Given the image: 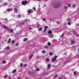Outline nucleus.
<instances>
[{
  "label": "nucleus",
  "instance_id": "6",
  "mask_svg": "<svg viewBox=\"0 0 79 79\" xmlns=\"http://www.w3.org/2000/svg\"><path fill=\"white\" fill-rule=\"evenodd\" d=\"M32 56H33V54H32L31 55H30L29 57V60H31L32 58Z\"/></svg>",
  "mask_w": 79,
  "mask_h": 79
},
{
  "label": "nucleus",
  "instance_id": "35",
  "mask_svg": "<svg viewBox=\"0 0 79 79\" xmlns=\"http://www.w3.org/2000/svg\"><path fill=\"white\" fill-rule=\"evenodd\" d=\"M20 66H21V67H23V64L21 63L20 64Z\"/></svg>",
  "mask_w": 79,
  "mask_h": 79
},
{
  "label": "nucleus",
  "instance_id": "50",
  "mask_svg": "<svg viewBox=\"0 0 79 79\" xmlns=\"http://www.w3.org/2000/svg\"><path fill=\"white\" fill-rule=\"evenodd\" d=\"M69 7H71V4H69Z\"/></svg>",
  "mask_w": 79,
  "mask_h": 79
},
{
  "label": "nucleus",
  "instance_id": "58",
  "mask_svg": "<svg viewBox=\"0 0 79 79\" xmlns=\"http://www.w3.org/2000/svg\"><path fill=\"white\" fill-rule=\"evenodd\" d=\"M2 24V23L0 22V24Z\"/></svg>",
  "mask_w": 79,
  "mask_h": 79
},
{
  "label": "nucleus",
  "instance_id": "21",
  "mask_svg": "<svg viewBox=\"0 0 79 79\" xmlns=\"http://www.w3.org/2000/svg\"><path fill=\"white\" fill-rule=\"evenodd\" d=\"M42 53H46V51L45 50H44L42 51Z\"/></svg>",
  "mask_w": 79,
  "mask_h": 79
},
{
  "label": "nucleus",
  "instance_id": "44",
  "mask_svg": "<svg viewBox=\"0 0 79 79\" xmlns=\"http://www.w3.org/2000/svg\"><path fill=\"white\" fill-rule=\"evenodd\" d=\"M68 25H69V26H70V25H71V23L69 22L68 23Z\"/></svg>",
  "mask_w": 79,
  "mask_h": 79
},
{
  "label": "nucleus",
  "instance_id": "16",
  "mask_svg": "<svg viewBox=\"0 0 79 79\" xmlns=\"http://www.w3.org/2000/svg\"><path fill=\"white\" fill-rule=\"evenodd\" d=\"M27 11L28 13H30L31 12V10H28Z\"/></svg>",
  "mask_w": 79,
  "mask_h": 79
},
{
  "label": "nucleus",
  "instance_id": "31",
  "mask_svg": "<svg viewBox=\"0 0 79 79\" xmlns=\"http://www.w3.org/2000/svg\"><path fill=\"white\" fill-rule=\"evenodd\" d=\"M2 63L5 64V63H6V61H5V60H4L2 61Z\"/></svg>",
  "mask_w": 79,
  "mask_h": 79
},
{
  "label": "nucleus",
  "instance_id": "10",
  "mask_svg": "<svg viewBox=\"0 0 79 79\" xmlns=\"http://www.w3.org/2000/svg\"><path fill=\"white\" fill-rule=\"evenodd\" d=\"M48 36L50 38H53V35H49Z\"/></svg>",
  "mask_w": 79,
  "mask_h": 79
},
{
  "label": "nucleus",
  "instance_id": "59",
  "mask_svg": "<svg viewBox=\"0 0 79 79\" xmlns=\"http://www.w3.org/2000/svg\"><path fill=\"white\" fill-rule=\"evenodd\" d=\"M1 39V37L0 36V40Z\"/></svg>",
  "mask_w": 79,
  "mask_h": 79
},
{
  "label": "nucleus",
  "instance_id": "61",
  "mask_svg": "<svg viewBox=\"0 0 79 79\" xmlns=\"http://www.w3.org/2000/svg\"><path fill=\"white\" fill-rule=\"evenodd\" d=\"M78 26H79V23L78 24Z\"/></svg>",
  "mask_w": 79,
  "mask_h": 79
},
{
  "label": "nucleus",
  "instance_id": "8",
  "mask_svg": "<svg viewBox=\"0 0 79 79\" xmlns=\"http://www.w3.org/2000/svg\"><path fill=\"white\" fill-rule=\"evenodd\" d=\"M14 10L15 11V13H18V10L17 9V8H15Z\"/></svg>",
  "mask_w": 79,
  "mask_h": 79
},
{
  "label": "nucleus",
  "instance_id": "4",
  "mask_svg": "<svg viewBox=\"0 0 79 79\" xmlns=\"http://www.w3.org/2000/svg\"><path fill=\"white\" fill-rule=\"evenodd\" d=\"M28 74H30V75L31 76H33V75H34L32 72L31 71H29L28 72Z\"/></svg>",
  "mask_w": 79,
  "mask_h": 79
},
{
  "label": "nucleus",
  "instance_id": "3",
  "mask_svg": "<svg viewBox=\"0 0 79 79\" xmlns=\"http://www.w3.org/2000/svg\"><path fill=\"white\" fill-rule=\"evenodd\" d=\"M22 4L23 5H26V4H27V2L26 1H24L22 2Z\"/></svg>",
  "mask_w": 79,
  "mask_h": 79
},
{
  "label": "nucleus",
  "instance_id": "19",
  "mask_svg": "<svg viewBox=\"0 0 79 79\" xmlns=\"http://www.w3.org/2000/svg\"><path fill=\"white\" fill-rule=\"evenodd\" d=\"M51 67V65L50 64H49L48 66V69H50Z\"/></svg>",
  "mask_w": 79,
  "mask_h": 79
},
{
  "label": "nucleus",
  "instance_id": "5",
  "mask_svg": "<svg viewBox=\"0 0 79 79\" xmlns=\"http://www.w3.org/2000/svg\"><path fill=\"white\" fill-rule=\"evenodd\" d=\"M7 30H8V31H9L11 33H12L13 32V30L11 28L7 29Z\"/></svg>",
  "mask_w": 79,
  "mask_h": 79
},
{
  "label": "nucleus",
  "instance_id": "42",
  "mask_svg": "<svg viewBox=\"0 0 79 79\" xmlns=\"http://www.w3.org/2000/svg\"><path fill=\"white\" fill-rule=\"evenodd\" d=\"M75 48H76V47L74 46V47H73V49H75Z\"/></svg>",
  "mask_w": 79,
  "mask_h": 79
},
{
  "label": "nucleus",
  "instance_id": "48",
  "mask_svg": "<svg viewBox=\"0 0 79 79\" xmlns=\"http://www.w3.org/2000/svg\"><path fill=\"white\" fill-rule=\"evenodd\" d=\"M17 79H21V77H17Z\"/></svg>",
  "mask_w": 79,
  "mask_h": 79
},
{
  "label": "nucleus",
  "instance_id": "55",
  "mask_svg": "<svg viewBox=\"0 0 79 79\" xmlns=\"http://www.w3.org/2000/svg\"><path fill=\"white\" fill-rule=\"evenodd\" d=\"M8 78H9V79H11V77H9Z\"/></svg>",
  "mask_w": 79,
  "mask_h": 79
},
{
  "label": "nucleus",
  "instance_id": "12",
  "mask_svg": "<svg viewBox=\"0 0 79 79\" xmlns=\"http://www.w3.org/2000/svg\"><path fill=\"white\" fill-rule=\"evenodd\" d=\"M73 34L74 35H76V36H77V33L74 32L73 31Z\"/></svg>",
  "mask_w": 79,
  "mask_h": 79
},
{
  "label": "nucleus",
  "instance_id": "13",
  "mask_svg": "<svg viewBox=\"0 0 79 79\" xmlns=\"http://www.w3.org/2000/svg\"><path fill=\"white\" fill-rule=\"evenodd\" d=\"M46 60L47 62H49L50 61V59L48 58H46Z\"/></svg>",
  "mask_w": 79,
  "mask_h": 79
},
{
  "label": "nucleus",
  "instance_id": "49",
  "mask_svg": "<svg viewBox=\"0 0 79 79\" xmlns=\"http://www.w3.org/2000/svg\"><path fill=\"white\" fill-rule=\"evenodd\" d=\"M34 11H35V7H34Z\"/></svg>",
  "mask_w": 79,
  "mask_h": 79
},
{
  "label": "nucleus",
  "instance_id": "57",
  "mask_svg": "<svg viewBox=\"0 0 79 79\" xmlns=\"http://www.w3.org/2000/svg\"><path fill=\"white\" fill-rule=\"evenodd\" d=\"M62 37H63V34L62 35Z\"/></svg>",
  "mask_w": 79,
  "mask_h": 79
},
{
  "label": "nucleus",
  "instance_id": "53",
  "mask_svg": "<svg viewBox=\"0 0 79 79\" xmlns=\"http://www.w3.org/2000/svg\"><path fill=\"white\" fill-rule=\"evenodd\" d=\"M61 77H59V79H61Z\"/></svg>",
  "mask_w": 79,
  "mask_h": 79
},
{
  "label": "nucleus",
  "instance_id": "18",
  "mask_svg": "<svg viewBox=\"0 0 79 79\" xmlns=\"http://www.w3.org/2000/svg\"><path fill=\"white\" fill-rule=\"evenodd\" d=\"M16 70L15 69L14 70L12 71V73H16Z\"/></svg>",
  "mask_w": 79,
  "mask_h": 79
},
{
  "label": "nucleus",
  "instance_id": "29",
  "mask_svg": "<svg viewBox=\"0 0 79 79\" xmlns=\"http://www.w3.org/2000/svg\"><path fill=\"white\" fill-rule=\"evenodd\" d=\"M8 5V3H7V2H6V3H5L4 4V6H6V5Z\"/></svg>",
  "mask_w": 79,
  "mask_h": 79
},
{
  "label": "nucleus",
  "instance_id": "52",
  "mask_svg": "<svg viewBox=\"0 0 79 79\" xmlns=\"http://www.w3.org/2000/svg\"><path fill=\"white\" fill-rule=\"evenodd\" d=\"M45 20H46V19H43V21H45Z\"/></svg>",
  "mask_w": 79,
  "mask_h": 79
},
{
  "label": "nucleus",
  "instance_id": "54",
  "mask_svg": "<svg viewBox=\"0 0 79 79\" xmlns=\"http://www.w3.org/2000/svg\"><path fill=\"white\" fill-rule=\"evenodd\" d=\"M37 28H39V25H37Z\"/></svg>",
  "mask_w": 79,
  "mask_h": 79
},
{
  "label": "nucleus",
  "instance_id": "30",
  "mask_svg": "<svg viewBox=\"0 0 79 79\" xmlns=\"http://www.w3.org/2000/svg\"><path fill=\"white\" fill-rule=\"evenodd\" d=\"M10 42H11V39H9V40L8 41V43H10Z\"/></svg>",
  "mask_w": 79,
  "mask_h": 79
},
{
  "label": "nucleus",
  "instance_id": "34",
  "mask_svg": "<svg viewBox=\"0 0 79 79\" xmlns=\"http://www.w3.org/2000/svg\"><path fill=\"white\" fill-rule=\"evenodd\" d=\"M40 70V69L39 68H37L36 69V71H39Z\"/></svg>",
  "mask_w": 79,
  "mask_h": 79
},
{
  "label": "nucleus",
  "instance_id": "2",
  "mask_svg": "<svg viewBox=\"0 0 79 79\" xmlns=\"http://www.w3.org/2000/svg\"><path fill=\"white\" fill-rule=\"evenodd\" d=\"M56 58H57V56H55L52 59V61H56Z\"/></svg>",
  "mask_w": 79,
  "mask_h": 79
},
{
  "label": "nucleus",
  "instance_id": "40",
  "mask_svg": "<svg viewBox=\"0 0 79 79\" xmlns=\"http://www.w3.org/2000/svg\"><path fill=\"white\" fill-rule=\"evenodd\" d=\"M56 77H57V75H55L54 76V78H56Z\"/></svg>",
  "mask_w": 79,
  "mask_h": 79
},
{
  "label": "nucleus",
  "instance_id": "64",
  "mask_svg": "<svg viewBox=\"0 0 79 79\" xmlns=\"http://www.w3.org/2000/svg\"><path fill=\"white\" fill-rule=\"evenodd\" d=\"M60 37H61V36H60Z\"/></svg>",
  "mask_w": 79,
  "mask_h": 79
},
{
  "label": "nucleus",
  "instance_id": "7",
  "mask_svg": "<svg viewBox=\"0 0 79 79\" xmlns=\"http://www.w3.org/2000/svg\"><path fill=\"white\" fill-rule=\"evenodd\" d=\"M48 28V26H45L44 27V32H45L46 31V29H47Z\"/></svg>",
  "mask_w": 79,
  "mask_h": 79
},
{
  "label": "nucleus",
  "instance_id": "63",
  "mask_svg": "<svg viewBox=\"0 0 79 79\" xmlns=\"http://www.w3.org/2000/svg\"><path fill=\"white\" fill-rule=\"evenodd\" d=\"M44 6H45V5H44Z\"/></svg>",
  "mask_w": 79,
  "mask_h": 79
},
{
  "label": "nucleus",
  "instance_id": "60",
  "mask_svg": "<svg viewBox=\"0 0 79 79\" xmlns=\"http://www.w3.org/2000/svg\"><path fill=\"white\" fill-rule=\"evenodd\" d=\"M25 79H28L27 78H26Z\"/></svg>",
  "mask_w": 79,
  "mask_h": 79
},
{
  "label": "nucleus",
  "instance_id": "39",
  "mask_svg": "<svg viewBox=\"0 0 79 79\" xmlns=\"http://www.w3.org/2000/svg\"><path fill=\"white\" fill-rule=\"evenodd\" d=\"M6 76H7V75H6L4 76V78H6Z\"/></svg>",
  "mask_w": 79,
  "mask_h": 79
},
{
  "label": "nucleus",
  "instance_id": "33",
  "mask_svg": "<svg viewBox=\"0 0 79 79\" xmlns=\"http://www.w3.org/2000/svg\"><path fill=\"white\" fill-rule=\"evenodd\" d=\"M21 17V15H18L17 18H20Z\"/></svg>",
  "mask_w": 79,
  "mask_h": 79
},
{
  "label": "nucleus",
  "instance_id": "26",
  "mask_svg": "<svg viewBox=\"0 0 79 79\" xmlns=\"http://www.w3.org/2000/svg\"><path fill=\"white\" fill-rule=\"evenodd\" d=\"M23 41L24 42H26L27 41V38H25L23 39Z\"/></svg>",
  "mask_w": 79,
  "mask_h": 79
},
{
  "label": "nucleus",
  "instance_id": "17",
  "mask_svg": "<svg viewBox=\"0 0 79 79\" xmlns=\"http://www.w3.org/2000/svg\"><path fill=\"white\" fill-rule=\"evenodd\" d=\"M12 10H13V9H8L7 10V11L8 12H9L10 11H12Z\"/></svg>",
  "mask_w": 79,
  "mask_h": 79
},
{
  "label": "nucleus",
  "instance_id": "62",
  "mask_svg": "<svg viewBox=\"0 0 79 79\" xmlns=\"http://www.w3.org/2000/svg\"><path fill=\"white\" fill-rule=\"evenodd\" d=\"M17 34H18V33H17Z\"/></svg>",
  "mask_w": 79,
  "mask_h": 79
},
{
  "label": "nucleus",
  "instance_id": "1",
  "mask_svg": "<svg viewBox=\"0 0 79 79\" xmlns=\"http://www.w3.org/2000/svg\"><path fill=\"white\" fill-rule=\"evenodd\" d=\"M54 8H58V7H60L61 6V4L60 3H58L57 4H54L53 5Z\"/></svg>",
  "mask_w": 79,
  "mask_h": 79
},
{
  "label": "nucleus",
  "instance_id": "37",
  "mask_svg": "<svg viewBox=\"0 0 79 79\" xmlns=\"http://www.w3.org/2000/svg\"><path fill=\"white\" fill-rule=\"evenodd\" d=\"M24 24V23H22L21 24V26H23Z\"/></svg>",
  "mask_w": 79,
  "mask_h": 79
},
{
  "label": "nucleus",
  "instance_id": "20",
  "mask_svg": "<svg viewBox=\"0 0 79 79\" xmlns=\"http://www.w3.org/2000/svg\"><path fill=\"white\" fill-rule=\"evenodd\" d=\"M9 46H8L7 47H6L5 48V50H9Z\"/></svg>",
  "mask_w": 79,
  "mask_h": 79
},
{
  "label": "nucleus",
  "instance_id": "23",
  "mask_svg": "<svg viewBox=\"0 0 79 79\" xmlns=\"http://www.w3.org/2000/svg\"><path fill=\"white\" fill-rule=\"evenodd\" d=\"M42 30V28H39V31H41Z\"/></svg>",
  "mask_w": 79,
  "mask_h": 79
},
{
  "label": "nucleus",
  "instance_id": "15",
  "mask_svg": "<svg viewBox=\"0 0 79 79\" xmlns=\"http://www.w3.org/2000/svg\"><path fill=\"white\" fill-rule=\"evenodd\" d=\"M3 27H4V29H8V27H6V26H5V25H3Z\"/></svg>",
  "mask_w": 79,
  "mask_h": 79
},
{
  "label": "nucleus",
  "instance_id": "43",
  "mask_svg": "<svg viewBox=\"0 0 79 79\" xmlns=\"http://www.w3.org/2000/svg\"><path fill=\"white\" fill-rule=\"evenodd\" d=\"M18 45H19V44H18V43H17L16 44V46H18Z\"/></svg>",
  "mask_w": 79,
  "mask_h": 79
},
{
  "label": "nucleus",
  "instance_id": "11",
  "mask_svg": "<svg viewBox=\"0 0 79 79\" xmlns=\"http://www.w3.org/2000/svg\"><path fill=\"white\" fill-rule=\"evenodd\" d=\"M52 31L49 30L48 31V33L49 34H52Z\"/></svg>",
  "mask_w": 79,
  "mask_h": 79
},
{
  "label": "nucleus",
  "instance_id": "56",
  "mask_svg": "<svg viewBox=\"0 0 79 79\" xmlns=\"http://www.w3.org/2000/svg\"><path fill=\"white\" fill-rule=\"evenodd\" d=\"M37 1H41V0H36Z\"/></svg>",
  "mask_w": 79,
  "mask_h": 79
},
{
  "label": "nucleus",
  "instance_id": "36",
  "mask_svg": "<svg viewBox=\"0 0 79 79\" xmlns=\"http://www.w3.org/2000/svg\"><path fill=\"white\" fill-rule=\"evenodd\" d=\"M76 75H77V76H79V73L78 72L76 73Z\"/></svg>",
  "mask_w": 79,
  "mask_h": 79
},
{
  "label": "nucleus",
  "instance_id": "47",
  "mask_svg": "<svg viewBox=\"0 0 79 79\" xmlns=\"http://www.w3.org/2000/svg\"><path fill=\"white\" fill-rule=\"evenodd\" d=\"M70 19H67V20L68 21H70Z\"/></svg>",
  "mask_w": 79,
  "mask_h": 79
},
{
  "label": "nucleus",
  "instance_id": "9",
  "mask_svg": "<svg viewBox=\"0 0 79 79\" xmlns=\"http://www.w3.org/2000/svg\"><path fill=\"white\" fill-rule=\"evenodd\" d=\"M27 22L28 23H29V22H30V20H27V19L25 20V23H27Z\"/></svg>",
  "mask_w": 79,
  "mask_h": 79
},
{
  "label": "nucleus",
  "instance_id": "32",
  "mask_svg": "<svg viewBox=\"0 0 79 79\" xmlns=\"http://www.w3.org/2000/svg\"><path fill=\"white\" fill-rule=\"evenodd\" d=\"M73 74L74 76H76V71H74V72Z\"/></svg>",
  "mask_w": 79,
  "mask_h": 79
},
{
  "label": "nucleus",
  "instance_id": "41",
  "mask_svg": "<svg viewBox=\"0 0 79 79\" xmlns=\"http://www.w3.org/2000/svg\"><path fill=\"white\" fill-rule=\"evenodd\" d=\"M15 42V40H13L12 41V44H14Z\"/></svg>",
  "mask_w": 79,
  "mask_h": 79
},
{
  "label": "nucleus",
  "instance_id": "28",
  "mask_svg": "<svg viewBox=\"0 0 79 79\" xmlns=\"http://www.w3.org/2000/svg\"><path fill=\"white\" fill-rule=\"evenodd\" d=\"M71 43L72 44H74V43H75V41H71Z\"/></svg>",
  "mask_w": 79,
  "mask_h": 79
},
{
  "label": "nucleus",
  "instance_id": "14",
  "mask_svg": "<svg viewBox=\"0 0 79 79\" xmlns=\"http://www.w3.org/2000/svg\"><path fill=\"white\" fill-rule=\"evenodd\" d=\"M40 56H37L36 57V59L37 60H39V59H40Z\"/></svg>",
  "mask_w": 79,
  "mask_h": 79
},
{
  "label": "nucleus",
  "instance_id": "46",
  "mask_svg": "<svg viewBox=\"0 0 79 79\" xmlns=\"http://www.w3.org/2000/svg\"><path fill=\"white\" fill-rule=\"evenodd\" d=\"M24 66H25V67H26V66H27V64H24Z\"/></svg>",
  "mask_w": 79,
  "mask_h": 79
},
{
  "label": "nucleus",
  "instance_id": "24",
  "mask_svg": "<svg viewBox=\"0 0 79 79\" xmlns=\"http://www.w3.org/2000/svg\"><path fill=\"white\" fill-rule=\"evenodd\" d=\"M48 46H46L44 47V48H45L47 49V48H48Z\"/></svg>",
  "mask_w": 79,
  "mask_h": 79
},
{
  "label": "nucleus",
  "instance_id": "51",
  "mask_svg": "<svg viewBox=\"0 0 79 79\" xmlns=\"http://www.w3.org/2000/svg\"><path fill=\"white\" fill-rule=\"evenodd\" d=\"M57 24H60V22H57Z\"/></svg>",
  "mask_w": 79,
  "mask_h": 79
},
{
  "label": "nucleus",
  "instance_id": "27",
  "mask_svg": "<svg viewBox=\"0 0 79 79\" xmlns=\"http://www.w3.org/2000/svg\"><path fill=\"white\" fill-rule=\"evenodd\" d=\"M53 55V54H52V52H50L49 53V55L50 56H52Z\"/></svg>",
  "mask_w": 79,
  "mask_h": 79
},
{
  "label": "nucleus",
  "instance_id": "45",
  "mask_svg": "<svg viewBox=\"0 0 79 79\" xmlns=\"http://www.w3.org/2000/svg\"><path fill=\"white\" fill-rule=\"evenodd\" d=\"M48 46H50L51 45V44L50 43H49L48 44Z\"/></svg>",
  "mask_w": 79,
  "mask_h": 79
},
{
  "label": "nucleus",
  "instance_id": "38",
  "mask_svg": "<svg viewBox=\"0 0 79 79\" xmlns=\"http://www.w3.org/2000/svg\"><path fill=\"white\" fill-rule=\"evenodd\" d=\"M29 30L30 31H31V30H32V28H31V27H29Z\"/></svg>",
  "mask_w": 79,
  "mask_h": 79
},
{
  "label": "nucleus",
  "instance_id": "22",
  "mask_svg": "<svg viewBox=\"0 0 79 79\" xmlns=\"http://www.w3.org/2000/svg\"><path fill=\"white\" fill-rule=\"evenodd\" d=\"M68 7H65L64 8V11H66V9H67L68 8Z\"/></svg>",
  "mask_w": 79,
  "mask_h": 79
},
{
  "label": "nucleus",
  "instance_id": "25",
  "mask_svg": "<svg viewBox=\"0 0 79 79\" xmlns=\"http://www.w3.org/2000/svg\"><path fill=\"white\" fill-rule=\"evenodd\" d=\"M76 6V4H74V5L73 6V8H75Z\"/></svg>",
  "mask_w": 79,
  "mask_h": 79
}]
</instances>
